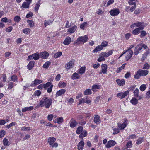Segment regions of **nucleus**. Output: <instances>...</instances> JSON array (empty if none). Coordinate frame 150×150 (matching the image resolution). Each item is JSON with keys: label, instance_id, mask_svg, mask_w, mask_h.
I'll list each match as a JSON object with an SVG mask.
<instances>
[{"label": "nucleus", "instance_id": "obj_1", "mask_svg": "<svg viewBox=\"0 0 150 150\" xmlns=\"http://www.w3.org/2000/svg\"><path fill=\"white\" fill-rule=\"evenodd\" d=\"M52 100L51 99L45 97L41 99L39 102L40 105L41 107L45 106L47 109L51 105Z\"/></svg>", "mask_w": 150, "mask_h": 150}, {"label": "nucleus", "instance_id": "obj_2", "mask_svg": "<svg viewBox=\"0 0 150 150\" xmlns=\"http://www.w3.org/2000/svg\"><path fill=\"white\" fill-rule=\"evenodd\" d=\"M88 38L86 35L83 36H80L78 37L75 41V43L78 45L80 44H83L88 41Z\"/></svg>", "mask_w": 150, "mask_h": 150}, {"label": "nucleus", "instance_id": "obj_3", "mask_svg": "<svg viewBox=\"0 0 150 150\" xmlns=\"http://www.w3.org/2000/svg\"><path fill=\"white\" fill-rule=\"evenodd\" d=\"M44 88L45 89L47 90V92L50 93L52 92L53 85L52 83L48 82L45 84H43Z\"/></svg>", "mask_w": 150, "mask_h": 150}, {"label": "nucleus", "instance_id": "obj_4", "mask_svg": "<svg viewBox=\"0 0 150 150\" xmlns=\"http://www.w3.org/2000/svg\"><path fill=\"white\" fill-rule=\"evenodd\" d=\"M75 60L72 59L67 63L65 65V68L67 70H69L74 67V65Z\"/></svg>", "mask_w": 150, "mask_h": 150}, {"label": "nucleus", "instance_id": "obj_5", "mask_svg": "<svg viewBox=\"0 0 150 150\" xmlns=\"http://www.w3.org/2000/svg\"><path fill=\"white\" fill-rule=\"evenodd\" d=\"M40 57V56L38 53V52L34 53L31 55H29L28 58V60L29 61L30 60L34 59L35 60H38Z\"/></svg>", "mask_w": 150, "mask_h": 150}, {"label": "nucleus", "instance_id": "obj_6", "mask_svg": "<svg viewBox=\"0 0 150 150\" xmlns=\"http://www.w3.org/2000/svg\"><path fill=\"white\" fill-rule=\"evenodd\" d=\"M88 96H86L85 98H82L79 99L78 105L84 103H86L87 104L90 103L91 102V101L88 98Z\"/></svg>", "mask_w": 150, "mask_h": 150}, {"label": "nucleus", "instance_id": "obj_7", "mask_svg": "<svg viewBox=\"0 0 150 150\" xmlns=\"http://www.w3.org/2000/svg\"><path fill=\"white\" fill-rule=\"evenodd\" d=\"M109 13L112 16H117L120 13V10L118 8L114 9L111 10Z\"/></svg>", "mask_w": 150, "mask_h": 150}, {"label": "nucleus", "instance_id": "obj_8", "mask_svg": "<svg viewBox=\"0 0 150 150\" xmlns=\"http://www.w3.org/2000/svg\"><path fill=\"white\" fill-rule=\"evenodd\" d=\"M138 27L140 30H142L144 28V25L143 23L141 22L136 23L132 24V27Z\"/></svg>", "mask_w": 150, "mask_h": 150}, {"label": "nucleus", "instance_id": "obj_9", "mask_svg": "<svg viewBox=\"0 0 150 150\" xmlns=\"http://www.w3.org/2000/svg\"><path fill=\"white\" fill-rule=\"evenodd\" d=\"M128 93L129 91H126L124 92H121L118 93L117 95V96L120 99H122L126 96Z\"/></svg>", "mask_w": 150, "mask_h": 150}, {"label": "nucleus", "instance_id": "obj_10", "mask_svg": "<svg viewBox=\"0 0 150 150\" xmlns=\"http://www.w3.org/2000/svg\"><path fill=\"white\" fill-rule=\"evenodd\" d=\"M113 52V50H110L108 52H102L100 54V55H103L107 57L112 54Z\"/></svg>", "mask_w": 150, "mask_h": 150}, {"label": "nucleus", "instance_id": "obj_11", "mask_svg": "<svg viewBox=\"0 0 150 150\" xmlns=\"http://www.w3.org/2000/svg\"><path fill=\"white\" fill-rule=\"evenodd\" d=\"M116 144V142L115 141L111 140L108 141L105 146L107 148H109L114 146Z\"/></svg>", "mask_w": 150, "mask_h": 150}, {"label": "nucleus", "instance_id": "obj_12", "mask_svg": "<svg viewBox=\"0 0 150 150\" xmlns=\"http://www.w3.org/2000/svg\"><path fill=\"white\" fill-rule=\"evenodd\" d=\"M42 82L43 81L42 80L36 79L31 83L30 86H34L36 85H38L42 83Z\"/></svg>", "mask_w": 150, "mask_h": 150}, {"label": "nucleus", "instance_id": "obj_13", "mask_svg": "<svg viewBox=\"0 0 150 150\" xmlns=\"http://www.w3.org/2000/svg\"><path fill=\"white\" fill-rule=\"evenodd\" d=\"M125 52H126V53H127L125 59L126 60H128L130 59L131 57V48H129Z\"/></svg>", "mask_w": 150, "mask_h": 150}, {"label": "nucleus", "instance_id": "obj_14", "mask_svg": "<svg viewBox=\"0 0 150 150\" xmlns=\"http://www.w3.org/2000/svg\"><path fill=\"white\" fill-rule=\"evenodd\" d=\"M142 47L140 44L137 45L135 47L134 54L135 55H137L139 52L142 49Z\"/></svg>", "mask_w": 150, "mask_h": 150}, {"label": "nucleus", "instance_id": "obj_15", "mask_svg": "<svg viewBox=\"0 0 150 150\" xmlns=\"http://www.w3.org/2000/svg\"><path fill=\"white\" fill-rule=\"evenodd\" d=\"M71 41V38L69 36L67 37L63 42V44L66 45H67L70 44Z\"/></svg>", "mask_w": 150, "mask_h": 150}, {"label": "nucleus", "instance_id": "obj_16", "mask_svg": "<svg viewBox=\"0 0 150 150\" xmlns=\"http://www.w3.org/2000/svg\"><path fill=\"white\" fill-rule=\"evenodd\" d=\"M66 92V90L64 89H61L57 91L56 94V97H57L64 94Z\"/></svg>", "mask_w": 150, "mask_h": 150}, {"label": "nucleus", "instance_id": "obj_17", "mask_svg": "<svg viewBox=\"0 0 150 150\" xmlns=\"http://www.w3.org/2000/svg\"><path fill=\"white\" fill-rule=\"evenodd\" d=\"M77 124L75 120L73 118H72L69 122L70 126L72 128L75 127Z\"/></svg>", "mask_w": 150, "mask_h": 150}, {"label": "nucleus", "instance_id": "obj_18", "mask_svg": "<svg viewBox=\"0 0 150 150\" xmlns=\"http://www.w3.org/2000/svg\"><path fill=\"white\" fill-rule=\"evenodd\" d=\"M77 28V26L76 25H74L71 28H69L67 32L69 33L70 34L72 33L75 32Z\"/></svg>", "mask_w": 150, "mask_h": 150}, {"label": "nucleus", "instance_id": "obj_19", "mask_svg": "<svg viewBox=\"0 0 150 150\" xmlns=\"http://www.w3.org/2000/svg\"><path fill=\"white\" fill-rule=\"evenodd\" d=\"M49 55V54L48 52H41L40 56V57L42 58L46 59Z\"/></svg>", "mask_w": 150, "mask_h": 150}, {"label": "nucleus", "instance_id": "obj_20", "mask_svg": "<svg viewBox=\"0 0 150 150\" xmlns=\"http://www.w3.org/2000/svg\"><path fill=\"white\" fill-rule=\"evenodd\" d=\"M102 72L104 74H106L107 72V65L105 64H103L101 65Z\"/></svg>", "mask_w": 150, "mask_h": 150}, {"label": "nucleus", "instance_id": "obj_21", "mask_svg": "<svg viewBox=\"0 0 150 150\" xmlns=\"http://www.w3.org/2000/svg\"><path fill=\"white\" fill-rule=\"evenodd\" d=\"M30 4V3L27 2H24L22 4V6L21 7V9L25 8L27 9L29 8V6Z\"/></svg>", "mask_w": 150, "mask_h": 150}, {"label": "nucleus", "instance_id": "obj_22", "mask_svg": "<svg viewBox=\"0 0 150 150\" xmlns=\"http://www.w3.org/2000/svg\"><path fill=\"white\" fill-rule=\"evenodd\" d=\"M127 121V120H126L124 123L121 124H118V126L120 129H123L126 127Z\"/></svg>", "mask_w": 150, "mask_h": 150}, {"label": "nucleus", "instance_id": "obj_23", "mask_svg": "<svg viewBox=\"0 0 150 150\" xmlns=\"http://www.w3.org/2000/svg\"><path fill=\"white\" fill-rule=\"evenodd\" d=\"M84 145V143L82 141H81L77 145L78 150H82Z\"/></svg>", "mask_w": 150, "mask_h": 150}, {"label": "nucleus", "instance_id": "obj_24", "mask_svg": "<svg viewBox=\"0 0 150 150\" xmlns=\"http://www.w3.org/2000/svg\"><path fill=\"white\" fill-rule=\"evenodd\" d=\"M35 62L34 61H30L27 65V68L28 69L31 70L34 67Z\"/></svg>", "mask_w": 150, "mask_h": 150}, {"label": "nucleus", "instance_id": "obj_25", "mask_svg": "<svg viewBox=\"0 0 150 150\" xmlns=\"http://www.w3.org/2000/svg\"><path fill=\"white\" fill-rule=\"evenodd\" d=\"M56 141V139L53 137H50L48 139V143H49L50 146L53 144Z\"/></svg>", "mask_w": 150, "mask_h": 150}, {"label": "nucleus", "instance_id": "obj_26", "mask_svg": "<svg viewBox=\"0 0 150 150\" xmlns=\"http://www.w3.org/2000/svg\"><path fill=\"white\" fill-rule=\"evenodd\" d=\"M33 107L30 106L29 107H25L23 108L22 109V112H25L27 111H31L33 109Z\"/></svg>", "mask_w": 150, "mask_h": 150}, {"label": "nucleus", "instance_id": "obj_27", "mask_svg": "<svg viewBox=\"0 0 150 150\" xmlns=\"http://www.w3.org/2000/svg\"><path fill=\"white\" fill-rule=\"evenodd\" d=\"M116 82L117 84L120 86H123L125 83V80L123 79L120 80V79H117L116 80Z\"/></svg>", "mask_w": 150, "mask_h": 150}, {"label": "nucleus", "instance_id": "obj_28", "mask_svg": "<svg viewBox=\"0 0 150 150\" xmlns=\"http://www.w3.org/2000/svg\"><path fill=\"white\" fill-rule=\"evenodd\" d=\"M100 88V85H94L92 86L91 90L92 91L94 92H96L97 91V89H98Z\"/></svg>", "mask_w": 150, "mask_h": 150}, {"label": "nucleus", "instance_id": "obj_29", "mask_svg": "<svg viewBox=\"0 0 150 150\" xmlns=\"http://www.w3.org/2000/svg\"><path fill=\"white\" fill-rule=\"evenodd\" d=\"M93 121L95 123H100V116L98 115H95Z\"/></svg>", "mask_w": 150, "mask_h": 150}, {"label": "nucleus", "instance_id": "obj_30", "mask_svg": "<svg viewBox=\"0 0 150 150\" xmlns=\"http://www.w3.org/2000/svg\"><path fill=\"white\" fill-rule=\"evenodd\" d=\"M103 47L101 45L97 46L94 50H93V52H98L100 51L103 49Z\"/></svg>", "mask_w": 150, "mask_h": 150}, {"label": "nucleus", "instance_id": "obj_31", "mask_svg": "<svg viewBox=\"0 0 150 150\" xmlns=\"http://www.w3.org/2000/svg\"><path fill=\"white\" fill-rule=\"evenodd\" d=\"M41 0H39L38 2L36 3L35 4V6L34 7V9L35 11H37L38 10L41 4Z\"/></svg>", "mask_w": 150, "mask_h": 150}, {"label": "nucleus", "instance_id": "obj_32", "mask_svg": "<svg viewBox=\"0 0 150 150\" xmlns=\"http://www.w3.org/2000/svg\"><path fill=\"white\" fill-rule=\"evenodd\" d=\"M87 133L86 131H83L81 132V134L79 135V138L81 139H83V138L87 135Z\"/></svg>", "mask_w": 150, "mask_h": 150}, {"label": "nucleus", "instance_id": "obj_33", "mask_svg": "<svg viewBox=\"0 0 150 150\" xmlns=\"http://www.w3.org/2000/svg\"><path fill=\"white\" fill-rule=\"evenodd\" d=\"M80 77L79 74L76 73H74L71 76V78L73 80H75L78 79Z\"/></svg>", "mask_w": 150, "mask_h": 150}, {"label": "nucleus", "instance_id": "obj_34", "mask_svg": "<svg viewBox=\"0 0 150 150\" xmlns=\"http://www.w3.org/2000/svg\"><path fill=\"white\" fill-rule=\"evenodd\" d=\"M141 76H145L148 74V71L146 70H139Z\"/></svg>", "mask_w": 150, "mask_h": 150}, {"label": "nucleus", "instance_id": "obj_35", "mask_svg": "<svg viewBox=\"0 0 150 150\" xmlns=\"http://www.w3.org/2000/svg\"><path fill=\"white\" fill-rule=\"evenodd\" d=\"M3 144L5 146H8L10 144V143L8 140L6 138H4L3 141Z\"/></svg>", "mask_w": 150, "mask_h": 150}, {"label": "nucleus", "instance_id": "obj_36", "mask_svg": "<svg viewBox=\"0 0 150 150\" xmlns=\"http://www.w3.org/2000/svg\"><path fill=\"white\" fill-rule=\"evenodd\" d=\"M138 2V0H132V11L135 9L136 3Z\"/></svg>", "mask_w": 150, "mask_h": 150}, {"label": "nucleus", "instance_id": "obj_37", "mask_svg": "<svg viewBox=\"0 0 150 150\" xmlns=\"http://www.w3.org/2000/svg\"><path fill=\"white\" fill-rule=\"evenodd\" d=\"M86 67H82L78 70V74H83L85 71Z\"/></svg>", "mask_w": 150, "mask_h": 150}, {"label": "nucleus", "instance_id": "obj_38", "mask_svg": "<svg viewBox=\"0 0 150 150\" xmlns=\"http://www.w3.org/2000/svg\"><path fill=\"white\" fill-rule=\"evenodd\" d=\"M125 64H123L121 66L119 67L117 69L116 72L117 73L120 72L121 70L125 68Z\"/></svg>", "mask_w": 150, "mask_h": 150}, {"label": "nucleus", "instance_id": "obj_39", "mask_svg": "<svg viewBox=\"0 0 150 150\" xmlns=\"http://www.w3.org/2000/svg\"><path fill=\"white\" fill-rule=\"evenodd\" d=\"M16 84H15V83L12 82H9L8 85V89L9 90H11L12 88L14 86H15Z\"/></svg>", "mask_w": 150, "mask_h": 150}, {"label": "nucleus", "instance_id": "obj_40", "mask_svg": "<svg viewBox=\"0 0 150 150\" xmlns=\"http://www.w3.org/2000/svg\"><path fill=\"white\" fill-rule=\"evenodd\" d=\"M141 76L139 70L137 72L134 76V78L136 79H138Z\"/></svg>", "mask_w": 150, "mask_h": 150}, {"label": "nucleus", "instance_id": "obj_41", "mask_svg": "<svg viewBox=\"0 0 150 150\" xmlns=\"http://www.w3.org/2000/svg\"><path fill=\"white\" fill-rule=\"evenodd\" d=\"M144 138L143 137H140L139 138L136 142V144L137 145L141 144L144 141Z\"/></svg>", "mask_w": 150, "mask_h": 150}, {"label": "nucleus", "instance_id": "obj_42", "mask_svg": "<svg viewBox=\"0 0 150 150\" xmlns=\"http://www.w3.org/2000/svg\"><path fill=\"white\" fill-rule=\"evenodd\" d=\"M83 130V128L81 126L79 127L76 130V133L79 134L81 133Z\"/></svg>", "mask_w": 150, "mask_h": 150}, {"label": "nucleus", "instance_id": "obj_43", "mask_svg": "<svg viewBox=\"0 0 150 150\" xmlns=\"http://www.w3.org/2000/svg\"><path fill=\"white\" fill-rule=\"evenodd\" d=\"M58 124H60L63 121V119L62 117H60L57 118L56 120Z\"/></svg>", "mask_w": 150, "mask_h": 150}, {"label": "nucleus", "instance_id": "obj_44", "mask_svg": "<svg viewBox=\"0 0 150 150\" xmlns=\"http://www.w3.org/2000/svg\"><path fill=\"white\" fill-rule=\"evenodd\" d=\"M44 25L45 27H46L48 25H50L52 23V21L49 20L48 21H45L44 22Z\"/></svg>", "mask_w": 150, "mask_h": 150}, {"label": "nucleus", "instance_id": "obj_45", "mask_svg": "<svg viewBox=\"0 0 150 150\" xmlns=\"http://www.w3.org/2000/svg\"><path fill=\"white\" fill-rule=\"evenodd\" d=\"M140 30L138 28H136L133 30L132 33L134 35H137L139 33Z\"/></svg>", "mask_w": 150, "mask_h": 150}, {"label": "nucleus", "instance_id": "obj_46", "mask_svg": "<svg viewBox=\"0 0 150 150\" xmlns=\"http://www.w3.org/2000/svg\"><path fill=\"white\" fill-rule=\"evenodd\" d=\"M134 96L136 97H139V90L138 89L136 88L135 90L134 91Z\"/></svg>", "mask_w": 150, "mask_h": 150}, {"label": "nucleus", "instance_id": "obj_47", "mask_svg": "<svg viewBox=\"0 0 150 150\" xmlns=\"http://www.w3.org/2000/svg\"><path fill=\"white\" fill-rule=\"evenodd\" d=\"M66 84L64 82H60L58 84V86L60 88H64L66 86Z\"/></svg>", "mask_w": 150, "mask_h": 150}, {"label": "nucleus", "instance_id": "obj_48", "mask_svg": "<svg viewBox=\"0 0 150 150\" xmlns=\"http://www.w3.org/2000/svg\"><path fill=\"white\" fill-rule=\"evenodd\" d=\"M50 64V62L49 61L46 62L43 65V67L45 68H47Z\"/></svg>", "mask_w": 150, "mask_h": 150}, {"label": "nucleus", "instance_id": "obj_49", "mask_svg": "<svg viewBox=\"0 0 150 150\" xmlns=\"http://www.w3.org/2000/svg\"><path fill=\"white\" fill-rule=\"evenodd\" d=\"M62 54V52H58L55 53L54 57L55 58H57L59 57Z\"/></svg>", "mask_w": 150, "mask_h": 150}, {"label": "nucleus", "instance_id": "obj_50", "mask_svg": "<svg viewBox=\"0 0 150 150\" xmlns=\"http://www.w3.org/2000/svg\"><path fill=\"white\" fill-rule=\"evenodd\" d=\"M146 88V86L145 84L142 85L139 88L140 90L142 91H144Z\"/></svg>", "mask_w": 150, "mask_h": 150}, {"label": "nucleus", "instance_id": "obj_51", "mask_svg": "<svg viewBox=\"0 0 150 150\" xmlns=\"http://www.w3.org/2000/svg\"><path fill=\"white\" fill-rule=\"evenodd\" d=\"M91 91L90 89H86L84 92V94L85 95L88 94H91Z\"/></svg>", "mask_w": 150, "mask_h": 150}, {"label": "nucleus", "instance_id": "obj_52", "mask_svg": "<svg viewBox=\"0 0 150 150\" xmlns=\"http://www.w3.org/2000/svg\"><path fill=\"white\" fill-rule=\"evenodd\" d=\"M23 33L25 34H28L30 33V30L28 28H27L23 29Z\"/></svg>", "mask_w": 150, "mask_h": 150}, {"label": "nucleus", "instance_id": "obj_53", "mask_svg": "<svg viewBox=\"0 0 150 150\" xmlns=\"http://www.w3.org/2000/svg\"><path fill=\"white\" fill-rule=\"evenodd\" d=\"M105 57L103 55H100V54L99 55V57L98 59V61L99 62H100L102 61L105 60V59L104 58Z\"/></svg>", "mask_w": 150, "mask_h": 150}, {"label": "nucleus", "instance_id": "obj_54", "mask_svg": "<svg viewBox=\"0 0 150 150\" xmlns=\"http://www.w3.org/2000/svg\"><path fill=\"white\" fill-rule=\"evenodd\" d=\"M21 20V18L19 16H16L14 18V20L16 22H19Z\"/></svg>", "mask_w": 150, "mask_h": 150}, {"label": "nucleus", "instance_id": "obj_55", "mask_svg": "<svg viewBox=\"0 0 150 150\" xmlns=\"http://www.w3.org/2000/svg\"><path fill=\"white\" fill-rule=\"evenodd\" d=\"M146 35V33L145 31H142L141 32V34L140 35V37L141 38H143Z\"/></svg>", "mask_w": 150, "mask_h": 150}, {"label": "nucleus", "instance_id": "obj_56", "mask_svg": "<svg viewBox=\"0 0 150 150\" xmlns=\"http://www.w3.org/2000/svg\"><path fill=\"white\" fill-rule=\"evenodd\" d=\"M11 80L13 82L18 81L17 77L16 76L13 75L11 77Z\"/></svg>", "mask_w": 150, "mask_h": 150}, {"label": "nucleus", "instance_id": "obj_57", "mask_svg": "<svg viewBox=\"0 0 150 150\" xmlns=\"http://www.w3.org/2000/svg\"><path fill=\"white\" fill-rule=\"evenodd\" d=\"M87 24V22H84L80 25V28L82 29H84V27Z\"/></svg>", "mask_w": 150, "mask_h": 150}, {"label": "nucleus", "instance_id": "obj_58", "mask_svg": "<svg viewBox=\"0 0 150 150\" xmlns=\"http://www.w3.org/2000/svg\"><path fill=\"white\" fill-rule=\"evenodd\" d=\"M138 100L135 98H132V104L135 105L137 103Z\"/></svg>", "mask_w": 150, "mask_h": 150}, {"label": "nucleus", "instance_id": "obj_59", "mask_svg": "<svg viewBox=\"0 0 150 150\" xmlns=\"http://www.w3.org/2000/svg\"><path fill=\"white\" fill-rule=\"evenodd\" d=\"M30 127H23L21 128V130L22 131H30Z\"/></svg>", "mask_w": 150, "mask_h": 150}, {"label": "nucleus", "instance_id": "obj_60", "mask_svg": "<svg viewBox=\"0 0 150 150\" xmlns=\"http://www.w3.org/2000/svg\"><path fill=\"white\" fill-rule=\"evenodd\" d=\"M108 42L106 41H103L101 43V46H102V47H104L107 46L108 45Z\"/></svg>", "mask_w": 150, "mask_h": 150}, {"label": "nucleus", "instance_id": "obj_61", "mask_svg": "<svg viewBox=\"0 0 150 150\" xmlns=\"http://www.w3.org/2000/svg\"><path fill=\"white\" fill-rule=\"evenodd\" d=\"M27 22L28 23L29 26L30 27L33 26L34 24L33 22L31 21L28 20L27 21Z\"/></svg>", "mask_w": 150, "mask_h": 150}, {"label": "nucleus", "instance_id": "obj_62", "mask_svg": "<svg viewBox=\"0 0 150 150\" xmlns=\"http://www.w3.org/2000/svg\"><path fill=\"white\" fill-rule=\"evenodd\" d=\"M6 134V132L4 130H2L0 132V138L4 137Z\"/></svg>", "mask_w": 150, "mask_h": 150}, {"label": "nucleus", "instance_id": "obj_63", "mask_svg": "<svg viewBox=\"0 0 150 150\" xmlns=\"http://www.w3.org/2000/svg\"><path fill=\"white\" fill-rule=\"evenodd\" d=\"M16 124V123L15 122H12V123H10L9 125H7L6 126V127L7 128L9 129L10 127H12L13 126L15 125Z\"/></svg>", "mask_w": 150, "mask_h": 150}, {"label": "nucleus", "instance_id": "obj_64", "mask_svg": "<svg viewBox=\"0 0 150 150\" xmlns=\"http://www.w3.org/2000/svg\"><path fill=\"white\" fill-rule=\"evenodd\" d=\"M41 94V92L40 90H36L35 91L34 95L35 96H38Z\"/></svg>", "mask_w": 150, "mask_h": 150}]
</instances>
